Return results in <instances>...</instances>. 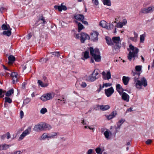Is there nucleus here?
Here are the masks:
<instances>
[{
    "mask_svg": "<svg viewBox=\"0 0 154 154\" xmlns=\"http://www.w3.org/2000/svg\"><path fill=\"white\" fill-rule=\"evenodd\" d=\"M99 34L97 31H93L92 32L90 35L91 39L93 42H97L98 40V36Z\"/></svg>",
    "mask_w": 154,
    "mask_h": 154,
    "instance_id": "9b49d317",
    "label": "nucleus"
},
{
    "mask_svg": "<svg viewBox=\"0 0 154 154\" xmlns=\"http://www.w3.org/2000/svg\"><path fill=\"white\" fill-rule=\"evenodd\" d=\"M40 22L39 23H41L44 25L46 23V22L45 20V17L43 16H40L38 20L37 23Z\"/></svg>",
    "mask_w": 154,
    "mask_h": 154,
    "instance_id": "393cba45",
    "label": "nucleus"
},
{
    "mask_svg": "<svg viewBox=\"0 0 154 154\" xmlns=\"http://www.w3.org/2000/svg\"><path fill=\"white\" fill-rule=\"evenodd\" d=\"M102 78L104 80H109L111 78V74L110 70L103 71L101 73Z\"/></svg>",
    "mask_w": 154,
    "mask_h": 154,
    "instance_id": "1a4fd4ad",
    "label": "nucleus"
},
{
    "mask_svg": "<svg viewBox=\"0 0 154 154\" xmlns=\"http://www.w3.org/2000/svg\"><path fill=\"white\" fill-rule=\"evenodd\" d=\"M54 96L53 93H48L43 94L40 97V99L42 101H45L52 99Z\"/></svg>",
    "mask_w": 154,
    "mask_h": 154,
    "instance_id": "6e6552de",
    "label": "nucleus"
},
{
    "mask_svg": "<svg viewBox=\"0 0 154 154\" xmlns=\"http://www.w3.org/2000/svg\"><path fill=\"white\" fill-rule=\"evenodd\" d=\"M14 90L13 89H11L9 90L6 94L5 95L6 96L9 97L11 96L14 93Z\"/></svg>",
    "mask_w": 154,
    "mask_h": 154,
    "instance_id": "f704fd0d",
    "label": "nucleus"
},
{
    "mask_svg": "<svg viewBox=\"0 0 154 154\" xmlns=\"http://www.w3.org/2000/svg\"><path fill=\"white\" fill-rule=\"evenodd\" d=\"M122 98L124 101L128 102L129 99V95L125 92H123L122 94Z\"/></svg>",
    "mask_w": 154,
    "mask_h": 154,
    "instance_id": "f3484780",
    "label": "nucleus"
},
{
    "mask_svg": "<svg viewBox=\"0 0 154 154\" xmlns=\"http://www.w3.org/2000/svg\"><path fill=\"white\" fill-rule=\"evenodd\" d=\"M90 38L89 35L85 33H82L81 35V41L82 43H84L86 39Z\"/></svg>",
    "mask_w": 154,
    "mask_h": 154,
    "instance_id": "2eb2a0df",
    "label": "nucleus"
},
{
    "mask_svg": "<svg viewBox=\"0 0 154 154\" xmlns=\"http://www.w3.org/2000/svg\"><path fill=\"white\" fill-rule=\"evenodd\" d=\"M129 47L130 50H128L129 52L128 56V58L130 61H131L133 58H134V60L135 57H138V53L139 50L137 48L135 47L132 44H130Z\"/></svg>",
    "mask_w": 154,
    "mask_h": 154,
    "instance_id": "f257e3e1",
    "label": "nucleus"
},
{
    "mask_svg": "<svg viewBox=\"0 0 154 154\" xmlns=\"http://www.w3.org/2000/svg\"><path fill=\"white\" fill-rule=\"evenodd\" d=\"M92 149H89L88 151V154H92Z\"/></svg>",
    "mask_w": 154,
    "mask_h": 154,
    "instance_id": "bf43d9fd",
    "label": "nucleus"
},
{
    "mask_svg": "<svg viewBox=\"0 0 154 154\" xmlns=\"http://www.w3.org/2000/svg\"><path fill=\"white\" fill-rule=\"evenodd\" d=\"M5 10V8H0V11L1 13H2L3 11Z\"/></svg>",
    "mask_w": 154,
    "mask_h": 154,
    "instance_id": "338daca9",
    "label": "nucleus"
},
{
    "mask_svg": "<svg viewBox=\"0 0 154 154\" xmlns=\"http://www.w3.org/2000/svg\"><path fill=\"white\" fill-rule=\"evenodd\" d=\"M133 75L134 76H135L136 75H137V76H135V77L134 78V80H136L138 79V77H139V75H140V74L139 73L136 74L135 73H133Z\"/></svg>",
    "mask_w": 154,
    "mask_h": 154,
    "instance_id": "8fccbe9b",
    "label": "nucleus"
},
{
    "mask_svg": "<svg viewBox=\"0 0 154 154\" xmlns=\"http://www.w3.org/2000/svg\"><path fill=\"white\" fill-rule=\"evenodd\" d=\"M154 10V7L153 6H151L148 8H145L142 9L140 12L143 14H148L153 12Z\"/></svg>",
    "mask_w": 154,
    "mask_h": 154,
    "instance_id": "9d476101",
    "label": "nucleus"
},
{
    "mask_svg": "<svg viewBox=\"0 0 154 154\" xmlns=\"http://www.w3.org/2000/svg\"><path fill=\"white\" fill-rule=\"evenodd\" d=\"M140 42L143 43L145 40V35L144 34H142L140 36Z\"/></svg>",
    "mask_w": 154,
    "mask_h": 154,
    "instance_id": "a19ab883",
    "label": "nucleus"
},
{
    "mask_svg": "<svg viewBox=\"0 0 154 154\" xmlns=\"http://www.w3.org/2000/svg\"><path fill=\"white\" fill-rule=\"evenodd\" d=\"M96 152L98 154H101L102 152L101 151V149L100 148H97L95 149Z\"/></svg>",
    "mask_w": 154,
    "mask_h": 154,
    "instance_id": "49530a36",
    "label": "nucleus"
},
{
    "mask_svg": "<svg viewBox=\"0 0 154 154\" xmlns=\"http://www.w3.org/2000/svg\"><path fill=\"white\" fill-rule=\"evenodd\" d=\"M78 31L79 32H80V31L83 29L84 26L81 23H78Z\"/></svg>",
    "mask_w": 154,
    "mask_h": 154,
    "instance_id": "58836bf2",
    "label": "nucleus"
},
{
    "mask_svg": "<svg viewBox=\"0 0 154 154\" xmlns=\"http://www.w3.org/2000/svg\"><path fill=\"white\" fill-rule=\"evenodd\" d=\"M38 83L39 85H40L42 87H46L48 85V84L47 83H43V82L40 80H38Z\"/></svg>",
    "mask_w": 154,
    "mask_h": 154,
    "instance_id": "2f4dec72",
    "label": "nucleus"
},
{
    "mask_svg": "<svg viewBox=\"0 0 154 154\" xmlns=\"http://www.w3.org/2000/svg\"><path fill=\"white\" fill-rule=\"evenodd\" d=\"M31 131V128L30 126L28 127L20 136L18 140L19 141L22 140L26 136L29 135Z\"/></svg>",
    "mask_w": 154,
    "mask_h": 154,
    "instance_id": "0eeeda50",
    "label": "nucleus"
},
{
    "mask_svg": "<svg viewBox=\"0 0 154 154\" xmlns=\"http://www.w3.org/2000/svg\"><path fill=\"white\" fill-rule=\"evenodd\" d=\"M102 1L104 5L107 6H110L111 5L110 0H102Z\"/></svg>",
    "mask_w": 154,
    "mask_h": 154,
    "instance_id": "473e14b6",
    "label": "nucleus"
},
{
    "mask_svg": "<svg viewBox=\"0 0 154 154\" xmlns=\"http://www.w3.org/2000/svg\"><path fill=\"white\" fill-rule=\"evenodd\" d=\"M51 54H52L53 56L57 57H58L60 55L59 52L58 51L52 52L51 53Z\"/></svg>",
    "mask_w": 154,
    "mask_h": 154,
    "instance_id": "79ce46f5",
    "label": "nucleus"
},
{
    "mask_svg": "<svg viewBox=\"0 0 154 154\" xmlns=\"http://www.w3.org/2000/svg\"><path fill=\"white\" fill-rule=\"evenodd\" d=\"M99 77L98 73L94 71L91 75L88 77L87 80L89 82H93Z\"/></svg>",
    "mask_w": 154,
    "mask_h": 154,
    "instance_id": "423d86ee",
    "label": "nucleus"
},
{
    "mask_svg": "<svg viewBox=\"0 0 154 154\" xmlns=\"http://www.w3.org/2000/svg\"><path fill=\"white\" fill-rule=\"evenodd\" d=\"M10 145H8L6 144H0V151L6 150L11 146Z\"/></svg>",
    "mask_w": 154,
    "mask_h": 154,
    "instance_id": "5701e85b",
    "label": "nucleus"
},
{
    "mask_svg": "<svg viewBox=\"0 0 154 154\" xmlns=\"http://www.w3.org/2000/svg\"><path fill=\"white\" fill-rule=\"evenodd\" d=\"M33 130L36 132L44 131L43 122L35 125L34 127Z\"/></svg>",
    "mask_w": 154,
    "mask_h": 154,
    "instance_id": "f8f14e48",
    "label": "nucleus"
},
{
    "mask_svg": "<svg viewBox=\"0 0 154 154\" xmlns=\"http://www.w3.org/2000/svg\"><path fill=\"white\" fill-rule=\"evenodd\" d=\"M74 17L77 20L80 21H82L83 20L84 17L83 15L79 14H75L74 15Z\"/></svg>",
    "mask_w": 154,
    "mask_h": 154,
    "instance_id": "a211bd4d",
    "label": "nucleus"
},
{
    "mask_svg": "<svg viewBox=\"0 0 154 154\" xmlns=\"http://www.w3.org/2000/svg\"><path fill=\"white\" fill-rule=\"evenodd\" d=\"M142 68V66H136L135 67V70L137 72H139L141 70Z\"/></svg>",
    "mask_w": 154,
    "mask_h": 154,
    "instance_id": "37998d69",
    "label": "nucleus"
},
{
    "mask_svg": "<svg viewBox=\"0 0 154 154\" xmlns=\"http://www.w3.org/2000/svg\"><path fill=\"white\" fill-rule=\"evenodd\" d=\"M82 55L83 56V57L81 58L83 60H85L89 58V53L88 51H86L84 52H83Z\"/></svg>",
    "mask_w": 154,
    "mask_h": 154,
    "instance_id": "bb28decb",
    "label": "nucleus"
},
{
    "mask_svg": "<svg viewBox=\"0 0 154 154\" xmlns=\"http://www.w3.org/2000/svg\"><path fill=\"white\" fill-rule=\"evenodd\" d=\"M135 86L137 88L140 89L142 86L146 87L147 85V82L146 79L144 77H142L140 80H138L135 81Z\"/></svg>",
    "mask_w": 154,
    "mask_h": 154,
    "instance_id": "20e7f679",
    "label": "nucleus"
},
{
    "mask_svg": "<svg viewBox=\"0 0 154 154\" xmlns=\"http://www.w3.org/2000/svg\"><path fill=\"white\" fill-rule=\"evenodd\" d=\"M112 85V84L109 83H104L103 84L102 88H103L104 87H110Z\"/></svg>",
    "mask_w": 154,
    "mask_h": 154,
    "instance_id": "a18cd8bd",
    "label": "nucleus"
},
{
    "mask_svg": "<svg viewBox=\"0 0 154 154\" xmlns=\"http://www.w3.org/2000/svg\"><path fill=\"white\" fill-rule=\"evenodd\" d=\"M92 3L96 6H97L99 4V2L98 0H91Z\"/></svg>",
    "mask_w": 154,
    "mask_h": 154,
    "instance_id": "603ef678",
    "label": "nucleus"
},
{
    "mask_svg": "<svg viewBox=\"0 0 154 154\" xmlns=\"http://www.w3.org/2000/svg\"><path fill=\"white\" fill-rule=\"evenodd\" d=\"M81 33L76 34L75 36V37L77 39H79V38L80 37L81 38Z\"/></svg>",
    "mask_w": 154,
    "mask_h": 154,
    "instance_id": "6e6d98bb",
    "label": "nucleus"
},
{
    "mask_svg": "<svg viewBox=\"0 0 154 154\" xmlns=\"http://www.w3.org/2000/svg\"><path fill=\"white\" fill-rule=\"evenodd\" d=\"M54 8L56 9H57L59 11H61L63 10L65 11L67 9L66 7L64 5H63L61 4L60 5H55Z\"/></svg>",
    "mask_w": 154,
    "mask_h": 154,
    "instance_id": "dca6fc26",
    "label": "nucleus"
},
{
    "mask_svg": "<svg viewBox=\"0 0 154 154\" xmlns=\"http://www.w3.org/2000/svg\"><path fill=\"white\" fill-rule=\"evenodd\" d=\"M116 89L119 94L120 95H122V93L123 92L124 90L119 84H118L116 85Z\"/></svg>",
    "mask_w": 154,
    "mask_h": 154,
    "instance_id": "aec40b11",
    "label": "nucleus"
},
{
    "mask_svg": "<svg viewBox=\"0 0 154 154\" xmlns=\"http://www.w3.org/2000/svg\"><path fill=\"white\" fill-rule=\"evenodd\" d=\"M44 131L49 130L52 128L51 126L48 124L43 122Z\"/></svg>",
    "mask_w": 154,
    "mask_h": 154,
    "instance_id": "a878e982",
    "label": "nucleus"
},
{
    "mask_svg": "<svg viewBox=\"0 0 154 154\" xmlns=\"http://www.w3.org/2000/svg\"><path fill=\"white\" fill-rule=\"evenodd\" d=\"M2 28L3 30H6L8 29V28H10L9 25H6L5 24H3L2 26Z\"/></svg>",
    "mask_w": 154,
    "mask_h": 154,
    "instance_id": "4c0bfd02",
    "label": "nucleus"
},
{
    "mask_svg": "<svg viewBox=\"0 0 154 154\" xmlns=\"http://www.w3.org/2000/svg\"><path fill=\"white\" fill-rule=\"evenodd\" d=\"M112 40L113 44V45H114V44H115L113 47L114 49L117 51L116 52H119L121 47V40L120 37L119 36L113 37L112 38Z\"/></svg>",
    "mask_w": 154,
    "mask_h": 154,
    "instance_id": "7ed1b4c3",
    "label": "nucleus"
},
{
    "mask_svg": "<svg viewBox=\"0 0 154 154\" xmlns=\"http://www.w3.org/2000/svg\"><path fill=\"white\" fill-rule=\"evenodd\" d=\"M48 59L47 58H42L40 60V62H42V63H45L47 61H48Z\"/></svg>",
    "mask_w": 154,
    "mask_h": 154,
    "instance_id": "09e8293b",
    "label": "nucleus"
},
{
    "mask_svg": "<svg viewBox=\"0 0 154 154\" xmlns=\"http://www.w3.org/2000/svg\"><path fill=\"white\" fill-rule=\"evenodd\" d=\"M12 101V100L10 98L8 97H5V103H11Z\"/></svg>",
    "mask_w": 154,
    "mask_h": 154,
    "instance_id": "ea45409f",
    "label": "nucleus"
},
{
    "mask_svg": "<svg viewBox=\"0 0 154 154\" xmlns=\"http://www.w3.org/2000/svg\"><path fill=\"white\" fill-rule=\"evenodd\" d=\"M6 136V134H4L1 136V138L3 140L5 138Z\"/></svg>",
    "mask_w": 154,
    "mask_h": 154,
    "instance_id": "0e129e2a",
    "label": "nucleus"
},
{
    "mask_svg": "<svg viewBox=\"0 0 154 154\" xmlns=\"http://www.w3.org/2000/svg\"><path fill=\"white\" fill-rule=\"evenodd\" d=\"M3 68L5 70H8V71H10V70L9 69L6 67L5 66L3 65Z\"/></svg>",
    "mask_w": 154,
    "mask_h": 154,
    "instance_id": "69168bd1",
    "label": "nucleus"
},
{
    "mask_svg": "<svg viewBox=\"0 0 154 154\" xmlns=\"http://www.w3.org/2000/svg\"><path fill=\"white\" fill-rule=\"evenodd\" d=\"M27 84V82H23L22 84V88L23 89H24L25 88V85Z\"/></svg>",
    "mask_w": 154,
    "mask_h": 154,
    "instance_id": "5fc2aeb1",
    "label": "nucleus"
},
{
    "mask_svg": "<svg viewBox=\"0 0 154 154\" xmlns=\"http://www.w3.org/2000/svg\"><path fill=\"white\" fill-rule=\"evenodd\" d=\"M117 114V113L116 111H113L110 115L106 116L108 120H110L115 117Z\"/></svg>",
    "mask_w": 154,
    "mask_h": 154,
    "instance_id": "412c9836",
    "label": "nucleus"
},
{
    "mask_svg": "<svg viewBox=\"0 0 154 154\" xmlns=\"http://www.w3.org/2000/svg\"><path fill=\"white\" fill-rule=\"evenodd\" d=\"M134 37H130L129 39L133 42H136L138 37V35L135 32H134Z\"/></svg>",
    "mask_w": 154,
    "mask_h": 154,
    "instance_id": "c85d7f7f",
    "label": "nucleus"
},
{
    "mask_svg": "<svg viewBox=\"0 0 154 154\" xmlns=\"http://www.w3.org/2000/svg\"><path fill=\"white\" fill-rule=\"evenodd\" d=\"M127 23V20L126 19H124L123 20L122 22H120L117 23L116 26L118 28H122L123 26L125 25Z\"/></svg>",
    "mask_w": 154,
    "mask_h": 154,
    "instance_id": "b1692460",
    "label": "nucleus"
},
{
    "mask_svg": "<svg viewBox=\"0 0 154 154\" xmlns=\"http://www.w3.org/2000/svg\"><path fill=\"white\" fill-rule=\"evenodd\" d=\"M100 26L103 28H106V22L104 20L101 21L100 23Z\"/></svg>",
    "mask_w": 154,
    "mask_h": 154,
    "instance_id": "c9c22d12",
    "label": "nucleus"
},
{
    "mask_svg": "<svg viewBox=\"0 0 154 154\" xmlns=\"http://www.w3.org/2000/svg\"><path fill=\"white\" fill-rule=\"evenodd\" d=\"M97 107H100V109L103 111H105L108 109L110 108L109 105H97Z\"/></svg>",
    "mask_w": 154,
    "mask_h": 154,
    "instance_id": "6ab92c4d",
    "label": "nucleus"
},
{
    "mask_svg": "<svg viewBox=\"0 0 154 154\" xmlns=\"http://www.w3.org/2000/svg\"><path fill=\"white\" fill-rule=\"evenodd\" d=\"M11 76L13 79V84L15 83L17 81L19 76L16 72H13L11 73Z\"/></svg>",
    "mask_w": 154,
    "mask_h": 154,
    "instance_id": "4468645a",
    "label": "nucleus"
},
{
    "mask_svg": "<svg viewBox=\"0 0 154 154\" xmlns=\"http://www.w3.org/2000/svg\"><path fill=\"white\" fill-rule=\"evenodd\" d=\"M4 92L2 89H0V97L2 98L4 97Z\"/></svg>",
    "mask_w": 154,
    "mask_h": 154,
    "instance_id": "3c124183",
    "label": "nucleus"
},
{
    "mask_svg": "<svg viewBox=\"0 0 154 154\" xmlns=\"http://www.w3.org/2000/svg\"><path fill=\"white\" fill-rule=\"evenodd\" d=\"M47 112V109L46 108H42L40 110V113L41 114H44Z\"/></svg>",
    "mask_w": 154,
    "mask_h": 154,
    "instance_id": "c03bdc74",
    "label": "nucleus"
},
{
    "mask_svg": "<svg viewBox=\"0 0 154 154\" xmlns=\"http://www.w3.org/2000/svg\"><path fill=\"white\" fill-rule=\"evenodd\" d=\"M125 120L123 119H121L118 123V125L117 127V128H119L121 126L122 124L124 122Z\"/></svg>",
    "mask_w": 154,
    "mask_h": 154,
    "instance_id": "e433bc0d",
    "label": "nucleus"
},
{
    "mask_svg": "<svg viewBox=\"0 0 154 154\" xmlns=\"http://www.w3.org/2000/svg\"><path fill=\"white\" fill-rule=\"evenodd\" d=\"M57 134L56 132H52L50 134L45 132L42 135L40 139V140H44L46 139L49 140L50 139L57 138Z\"/></svg>",
    "mask_w": 154,
    "mask_h": 154,
    "instance_id": "39448f33",
    "label": "nucleus"
},
{
    "mask_svg": "<svg viewBox=\"0 0 154 154\" xmlns=\"http://www.w3.org/2000/svg\"><path fill=\"white\" fill-rule=\"evenodd\" d=\"M152 142V140L151 139H148L146 141V143L147 144H150Z\"/></svg>",
    "mask_w": 154,
    "mask_h": 154,
    "instance_id": "864d4df0",
    "label": "nucleus"
},
{
    "mask_svg": "<svg viewBox=\"0 0 154 154\" xmlns=\"http://www.w3.org/2000/svg\"><path fill=\"white\" fill-rule=\"evenodd\" d=\"M9 60L8 63L11 64L15 60V58L14 56L12 55H10L8 57Z\"/></svg>",
    "mask_w": 154,
    "mask_h": 154,
    "instance_id": "c756f323",
    "label": "nucleus"
},
{
    "mask_svg": "<svg viewBox=\"0 0 154 154\" xmlns=\"http://www.w3.org/2000/svg\"><path fill=\"white\" fill-rule=\"evenodd\" d=\"M99 91H100L103 88H102V86H101V85H99Z\"/></svg>",
    "mask_w": 154,
    "mask_h": 154,
    "instance_id": "774afa93",
    "label": "nucleus"
},
{
    "mask_svg": "<svg viewBox=\"0 0 154 154\" xmlns=\"http://www.w3.org/2000/svg\"><path fill=\"white\" fill-rule=\"evenodd\" d=\"M7 30V31L6 30L4 31L2 33V34L3 35L9 36L11 35V28H8V29Z\"/></svg>",
    "mask_w": 154,
    "mask_h": 154,
    "instance_id": "cd10ccee",
    "label": "nucleus"
},
{
    "mask_svg": "<svg viewBox=\"0 0 154 154\" xmlns=\"http://www.w3.org/2000/svg\"><path fill=\"white\" fill-rule=\"evenodd\" d=\"M105 94L109 97L114 92V89L112 87L105 90Z\"/></svg>",
    "mask_w": 154,
    "mask_h": 154,
    "instance_id": "ddd939ff",
    "label": "nucleus"
},
{
    "mask_svg": "<svg viewBox=\"0 0 154 154\" xmlns=\"http://www.w3.org/2000/svg\"><path fill=\"white\" fill-rule=\"evenodd\" d=\"M20 115L21 116V118H22L23 117V111L21 110L20 112Z\"/></svg>",
    "mask_w": 154,
    "mask_h": 154,
    "instance_id": "e2e57ef3",
    "label": "nucleus"
},
{
    "mask_svg": "<svg viewBox=\"0 0 154 154\" xmlns=\"http://www.w3.org/2000/svg\"><path fill=\"white\" fill-rule=\"evenodd\" d=\"M90 54L92 56L96 62H99L101 60V57L100 56L99 50L97 48L94 49L92 47L89 48Z\"/></svg>",
    "mask_w": 154,
    "mask_h": 154,
    "instance_id": "f03ea898",
    "label": "nucleus"
},
{
    "mask_svg": "<svg viewBox=\"0 0 154 154\" xmlns=\"http://www.w3.org/2000/svg\"><path fill=\"white\" fill-rule=\"evenodd\" d=\"M30 101V100L29 99H26L24 100V102L25 103H28Z\"/></svg>",
    "mask_w": 154,
    "mask_h": 154,
    "instance_id": "052dcab7",
    "label": "nucleus"
},
{
    "mask_svg": "<svg viewBox=\"0 0 154 154\" xmlns=\"http://www.w3.org/2000/svg\"><path fill=\"white\" fill-rule=\"evenodd\" d=\"M81 87L82 88H85L87 86V84L85 82H82L80 84Z\"/></svg>",
    "mask_w": 154,
    "mask_h": 154,
    "instance_id": "de8ad7c7",
    "label": "nucleus"
},
{
    "mask_svg": "<svg viewBox=\"0 0 154 154\" xmlns=\"http://www.w3.org/2000/svg\"><path fill=\"white\" fill-rule=\"evenodd\" d=\"M105 39L108 45H113L112 40V41L111 38L109 37L106 36L105 37Z\"/></svg>",
    "mask_w": 154,
    "mask_h": 154,
    "instance_id": "7c9ffc66",
    "label": "nucleus"
},
{
    "mask_svg": "<svg viewBox=\"0 0 154 154\" xmlns=\"http://www.w3.org/2000/svg\"><path fill=\"white\" fill-rule=\"evenodd\" d=\"M81 124L85 125H88V124L85 122L84 120H82Z\"/></svg>",
    "mask_w": 154,
    "mask_h": 154,
    "instance_id": "4d7b16f0",
    "label": "nucleus"
},
{
    "mask_svg": "<svg viewBox=\"0 0 154 154\" xmlns=\"http://www.w3.org/2000/svg\"><path fill=\"white\" fill-rule=\"evenodd\" d=\"M104 134L106 139H109V136L110 135H112V133L108 130H107L106 131H105L104 133Z\"/></svg>",
    "mask_w": 154,
    "mask_h": 154,
    "instance_id": "72a5a7b5",
    "label": "nucleus"
},
{
    "mask_svg": "<svg viewBox=\"0 0 154 154\" xmlns=\"http://www.w3.org/2000/svg\"><path fill=\"white\" fill-rule=\"evenodd\" d=\"M6 135H7V138L8 139H9L11 137L10 134L9 132H8L7 133Z\"/></svg>",
    "mask_w": 154,
    "mask_h": 154,
    "instance_id": "13d9d810",
    "label": "nucleus"
},
{
    "mask_svg": "<svg viewBox=\"0 0 154 154\" xmlns=\"http://www.w3.org/2000/svg\"><path fill=\"white\" fill-rule=\"evenodd\" d=\"M130 80V78L129 77L123 76L122 77V82L125 85H128Z\"/></svg>",
    "mask_w": 154,
    "mask_h": 154,
    "instance_id": "4be33fe9",
    "label": "nucleus"
},
{
    "mask_svg": "<svg viewBox=\"0 0 154 154\" xmlns=\"http://www.w3.org/2000/svg\"><path fill=\"white\" fill-rule=\"evenodd\" d=\"M82 22L83 23L85 24V25H88V22L87 21H84V20H82Z\"/></svg>",
    "mask_w": 154,
    "mask_h": 154,
    "instance_id": "680f3d73",
    "label": "nucleus"
}]
</instances>
